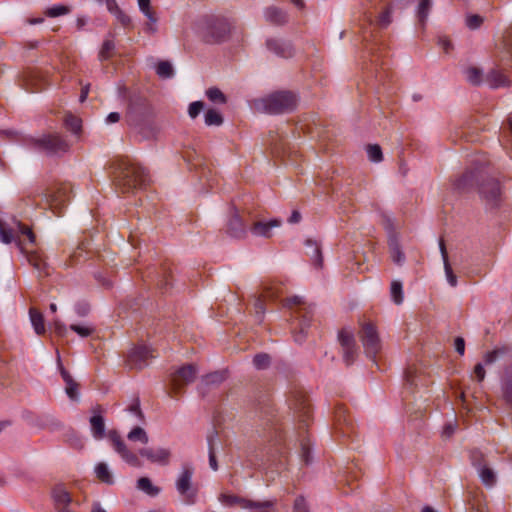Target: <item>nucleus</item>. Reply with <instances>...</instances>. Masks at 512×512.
Listing matches in <instances>:
<instances>
[{"label": "nucleus", "instance_id": "obj_8", "mask_svg": "<svg viewBox=\"0 0 512 512\" xmlns=\"http://www.w3.org/2000/svg\"><path fill=\"white\" fill-rule=\"evenodd\" d=\"M193 475L194 467L189 463H185L182 465V470L176 480V489L188 504L195 502L197 494V488L192 482Z\"/></svg>", "mask_w": 512, "mask_h": 512}, {"label": "nucleus", "instance_id": "obj_46", "mask_svg": "<svg viewBox=\"0 0 512 512\" xmlns=\"http://www.w3.org/2000/svg\"><path fill=\"white\" fill-rule=\"evenodd\" d=\"M431 6V0H420L417 10V16L420 23L424 24L427 20Z\"/></svg>", "mask_w": 512, "mask_h": 512}, {"label": "nucleus", "instance_id": "obj_56", "mask_svg": "<svg viewBox=\"0 0 512 512\" xmlns=\"http://www.w3.org/2000/svg\"><path fill=\"white\" fill-rule=\"evenodd\" d=\"M483 23V17L478 14H470L466 17V25L469 29H477Z\"/></svg>", "mask_w": 512, "mask_h": 512}, {"label": "nucleus", "instance_id": "obj_43", "mask_svg": "<svg viewBox=\"0 0 512 512\" xmlns=\"http://www.w3.org/2000/svg\"><path fill=\"white\" fill-rule=\"evenodd\" d=\"M223 123L222 115L215 109H208L205 113V124L207 126H220Z\"/></svg>", "mask_w": 512, "mask_h": 512}, {"label": "nucleus", "instance_id": "obj_6", "mask_svg": "<svg viewBox=\"0 0 512 512\" xmlns=\"http://www.w3.org/2000/svg\"><path fill=\"white\" fill-rule=\"evenodd\" d=\"M72 186L70 183H61L56 187L46 189L43 193L46 204L56 216H61L63 209L70 200Z\"/></svg>", "mask_w": 512, "mask_h": 512}, {"label": "nucleus", "instance_id": "obj_61", "mask_svg": "<svg viewBox=\"0 0 512 512\" xmlns=\"http://www.w3.org/2000/svg\"><path fill=\"white\" fill-rule=\"evenodd\" d=\"M128 411L134 413L140 420L144 419L143 412L140 408V400L138 398H135L133 402L129 405Z\"/></svg>", "mask_w": 512, "mask_h": 512}, {"label": "nucleus", "instance_id": "obj_3", "mask_svg": "<svg viewBox=\"0 0 512 512\" xmlns=\"http://www.w3.org/2000/svg\"><path fill=\"white\" fill-rule=\"evenodd\" d=\"M28 147L48 156H56L66 153L70 145L59 133H46L39 137H29L25 140Z\"/></svg>", "mask_w": 512, "mask_h": 512}, {"label": "nucleus", "instance_id": "obj_52", "mask_svg": "<svg viewBox=\"0 0 512 512\" xmlns=\"http://www.w3.org/2000/svg\"><path fill=\"white\" fill-rule=\"evenodd\" d=\"M467 80L473 84L478 85L482 81V72L478 68L470 67L466 71Z\"/></svg>", "mask_w": 512, "mask_h": 512}, {"label": "nucleus", "instance_id": "obj_64", "mask_svg": "<svg viewBox=\"0 0 512 512\" xmlns=\"http://www.w3.org/2000/svg\"><path fill=\"white\" fill-rule=\"evenodd\" d=\"M486 372L482 364L478 363L475 365L473 370V376L479 381H483L485 378Z\"/></svg>", "mask_w": 512, "mask_h": 512}, {"label": "nucleus", "instance_id": "obj_36", "mask_svg": "<svg viewBox=\"0 0 512 512\" xmlns=\"http://www.w3.org/2000/svg\"><path fill=\"white\" fill-rule=\"evenodd\" d=\"M389 251L394 263L401 265L404 262V253L402 252L401 247L396 239H391L389 241Z\"/></svg>", "mask_w": 512, "mask_h": 512}, {"label": "nucleus", "instance_id": "obj_55", "mask_svg": "<svg viewBox=\"0 0 512 512\" xmlns=\"http://www.w3.org/2000/svg\"><path fill=\"white\" fill-rule=\"evenodd\" d=\"M301 458L305 464L311 462V443L309 439H304L301 442Z\"/></svg>", "mask_w": 512, "mask_h": 512}, {"label": "nucleus", "instance_id": "obj_7", "mask_svg": "<svg viewBox=\"0 0 512 512\" xmlns=\"http://www.w3.org/2000/svg\"><path fill=\"white\" fill-rule=\"evenodd\" d=\"M285 305L288 307L296 306L294 311L295 317L299 319L300 331L294 334V340L298 343L304 341L306 337V328L309 326L312 320V310L310 307L305 305L303 299L299 296H293L286 299Z\"/></svg>", "mask_w": 512, "mask_h": 512}, {"label": "nucleus", "instance_id": "obj_34", "mask_svg": "<svg viewBox=\"0 0 512 512\" xmlns=\"http://www.w3.org/2000/svg\"><path fill=\"white\" fill-rule=\"evenodd\" d=\"M30 320L34 327L35 332L38 335H42L45 333V324L44 317L41 312H39L35 308H30L29 310Z\"/></svg>", "mask_w": 512, "mask_h": 512}, {"label": "nucleus", "instance_id": "obj_20", "mask_svg": "<svg viewBox=\"0 0 512 512\" xmlns=\"http://www.w3.org/2000/svg\"><path fill=\"white\" fill-rule=\"evenodd\" d=\"M347 411L344 406H337L335 409V428L343 436H349L353 431V424L346 415Z\"/></svg>", "mask_w": 512, "mask_h": 512}, {"label": "nucleus", "instance_id": "obj_10", "mask_svg": "<svg viewBox=\"0 0 512 512\" xmlns=\"http://www.w3.org/2000/svg\"><path fill=\"white\" fill-rule=\"evenodd\" d=\"M359 337L370 358H375L381 349V342L375 325L371 322L364 323L359 332Z\"/></svg>", "mask_w": 512, "mask_h": 512}, {"label": "nucleus", "instance_id": "obj_54", "mask_svg": "<svg viewBox=\"0 0 512 512\" xmlns=\"http://www.w3.org/2000/svg\"><path fill=\"white\" fill-rule=\"evenodd\" d=\"M254 311L256 314V321L261 323L265 314V304L262 297H258L254 302Z\"/></svg>", "mask_w": 512, "mask_h": 512}, {"label": "nucleus", "instance_id": "obj_53", "mask_svg": "<svg viewBox=\"0 0 512 512\" xmlns=\"http://www.w3.org/2000/svg\"><path fill=\"white\" fill-rule=\"evenodd\" d=\"M224 379H225L224 372L216 371V372H213V373H210V374H207L206 376H204L202 378V382H204L205 384H219V383L223 382Z\"/></svg>", "mask_w": 512, "mask_h": 512}, {"label": "nucleus", "instance_id": "obj_27", "mask_svg": "<svg viewBox=\"0 0 512 512\" xmlns=\"http://www.w3.org/2000/svg\"><path fill=\"white\" fill-rule=\"evenodd\" d=\"M228 233L234 238H243L246 236V226L239 216L235 213L229 220Z\"/></svg>", "mask_w": 512, "mask_h": 512}, {"label": "nucleus", "instance_id": "obj_31", "mask_svg": "<svg viewBox=\"0 0 512 512\" xmlns=\"http://www.w3.org/2000/svg\"><path fill=\"white\" fill-rule=\"evenodd\" d=\"M275 500L253 501L248 500L246 509L250 512H272L275 507Z\"/></svg>", "mask_w": 512, "mask_h": 512}, {"label": "nucleus", "instance_id": "obj_24", "mask_svg": "<svg viewBox=\"0 0 512 512\" xmlns=\"http://www.w3.org/2000/svg\"><path fill=\"white\" fill-rule=\"evenodd\" d=\"M501 60L512 59V25L504 32L502 40L497 44Z\"/></svg>", "mask_w": 512, "mask_h": 512}, {"label": "nucleus", "instance_id": "obj_41", "mask_svg": "<svg viewBox=\"0 0 512 512\" xmlns=\"http://www.w3.org/2000/svg\"><path fill=\"white\" fill-rule=\"evenodd\" d=\"M115 50V43L111 39H107L103 42L101 49L99 51V59L101 61H106L112 58Z\"/></svg>", "mask_w": 512, "mask_h": 512}, {"label": "nucleus", "instance_id": "obj_57", "mask_svg": "<svg viewBox=\"0 0 512 512\" xmlns=\"http://www.w3.org/2000/svg\"><path fill=\"white\" fill-rule=\"evenodd\" d=\"M78 388L79 384L75 380L66 383L65 392L71 400L78 399Z\"/></svg>", "mask_w": 512, "mask_h": 512}, {"label": "nucleus", "instance_id": "obj_9", "mask_svg": "<svg viewBox=\"0 0 512 512\" xmlns=\"http://www.w3.org/2000/svg\"><path fill=\"white\" fill-rule=\"evenodd\" d=\"M197 368L193 364H187L178 368L170 379V389L173 397L179 395L183 388L196 378Z\"/></svg>", "mask_w": 512, "mask_h": 512}, {"label": "nucleus", "instance_id": "obj_4", "mask_svg": "<svg viewBox=\"0 0 512 512\" xmlns=\"http://www.w3.org/2000/svg\"><path fill=\"white\" fill-rule=\"evenodd\" d=\"M262 109L269 114L291 112L297 105L296 95L290 91H278L261 100Z\"/></svg>", "mask_w": 512, "mask_h": 512}, {"label": "nucleus", "instance_id": "obj_51", "mask_svg": "<svg viewBox=\"0 0 512 512\" xmlns=\"http://www.w3.org/2000/svg\"><path fill=\"white\" fill-rule=\"evenodd\" d=\"M216 433H213L212 435L208 436V446H209V464L210 467L216 471L218 469V464L215 456L214 451V441H215Z\"/></svg>", "mask_w": 512, "mask_h": 512}, {"label": "nucleus", "instance_id": "obj_63", "mask_svg": "<svg viewBox=\"0 0 512 512\" xmlns=\"http://www.w3.org/2000/svg\"><path fill=\"white\" fill-rule=\"evenodd\" d=\"M391 22V11L387 8L384 12L380 14L378 17V24L381 27H387Z\"/></svg>", "mask_w": 512, "mask_h": 512}, {"label": "nucleus", "instance_id": "obj_58", "mask_svg": "<svg viewBox=\"0 0 512 512\" xmlns=\"http://www.w3.org/2000/svg\"><path fill=\"white\" fill-rule=\"evenodd\" d=\"M203 109L204 103L202 101H194L189 105L188 114L192 119H195Z\"/></svg>", "mask_w": 512, "mask_h": 512}, {"label": "nucleus", "instance_id": "obj_19", "mask_svg": "<svg viewBox=\"0 0 512 512\" xmlns=\"http://www.w3.org/2000/svg\"><path fill=\"white\" fill-rule=\"evenodd\" d=\"M291 406L297 414L299 420L303 422L304 425H307V421L311 416V407L306 395L301 392L296 393L291 402Z\"/></svg>", "mask_w": 512, "mask_h": 512}, {"label": "nucleus", "instance_id": "obj_15", "mask_svg": "<svg viewBox=\"0 0 512 512\" xmlns=\"http://www.w3.org/2000/svg\"><path fill=\"white\" fill-rule=\"evenodd\" d=\"M150 348L138 346L131 350L127 358V365L131 369L141 370L148 365V360L153 358Z\"/></svg>", "mask_w": 512, "mask_h": 512}, {"label": "nucleus", "instance_id": "obj_50", "mask_svg": "<svg viewBox=\"0 0 512 512\" xmlns=\"http://www.w3.org/2000/svg\"><path fill=\"white\" fill-rule=\"evenodd\" d=\"M70 329L77 333L82 338L91 336L95 331V328L93 326L79 324L70 325Z\"/></svg>", "mask_w": 512, "mask_h": 512}, {"label": "nucleus", "instance_id": "obj_40", "mask_svg": "<svg viewBox=\"0 0 512 512\" xmlns=\"http://www.w3.org/2000/svg\"><path fill=\"white\" fill-rule=\"evenodd\" d=\"M127 438L132 442H140L141 444H147L149 442L147 432L140 426L134 427L128 433Z\"/></svg>", "mask_w": 512, "mask_h": 512}, {"label": "nucleus", "instance_id": "obj_60", "mask_svg": "<svg viewBox=\"0 0 512 512\" xmlns=\"http://www.w3.org/2000/svg\"><path fill=\"white\" fill-rule=\"evenodd\" d=\"M69 12V9L66 6H54L47 10L46 14L49 17H58L61 15H65Z\"/></svg>", "mask_w": 512, "mask_h": 512}, {"label": "nucleus", "instance_id": "obj_5", "mask_svg": "<svg viewBox=\"0 0 512 512\" xmlns=\"http://www.w3.org/2000/svg\"><path fill=\"white\" fill-rule=\"evenodd\" d=\"M230 31V23L225 18L221 17H207L201 24V34L208 43H220L225 41Z\"/></svg>", "mask_w": 512, "mask_h": 512}, {"label": "nucleus", "instance_id": "obj_59", "mask_svg": "<svg viewBox=\"0 0 512 512\" xmlns=\"http://www.w3.org/2000/svg\"><path fill=\"white\" fill-rule=\"evenodd\" d=\"M117 21L124 27V28H131L132 27V20L130 16H128L122 9H120L118 12L114 14Z\"/></svg>", "mask_w": 512, "mask_h": 512}, {"label": "nucleus", "instance_id": "obj_21", "mask_svg": "<svg viewBox=\"0 0 512 512\" xmlns=\"http://www.w3.org/2000/svg\"><path fill=\"white\" fill-rule=\"evenodd\" d=\"M266 46L268 50L282 58H290L294 54L292 46L288 42L279 39H268L266 41Z\"/></svg>", "mask_w": 512, "mask_h": 512}, {"label": "nucleus", "instance_id": "obj_16", "mask_svg": "<svg viewBox=\"0 0 512 512\" xmlns=\"http://www.w3.org/2000/svg\"><path fill=\"white\" fill-rule=\"evenodd\" d=\"M500 399L512 409V364L504 368L500 377Z\"/></svg>", "mask_w": 512, "mask_h": 512}, {"label": "nucleus", "instance_id": "obj_23", "mask_svg": "<svg viewBox=\"0 0 512 512\" xmlns=\"http://www.w3.org/2000/svg\"><path fill=\"white\" fill-rule=\"evenodd\" d=\"M27 246L28 245H25V250L21 252L25 254L29 264L33 266L40 275H48V272L46 271L47 264L43 257L37 251L28 250Z\"/></svg>", "mask_w": 512, "mask_h": 512}, {"label": "nucleus", "instance_id": "obj_48", "mask_svg": "<svg viewBox=\"0 0 512 512\" xmlns=\"http://www.w3.org/2000/svg\"><path fill=\"white\" fill-rule=\"evenodd\" d=\"M206 96L212 102L224 104L227 101L226 96L223 94V92L216 87L209 88L206 91Z\"/></svg>", "mask_w": 512, "mask_h": 512}, {"label": "nucleus", "instance_id": "obj_25", "mask_svg": "<svg viewBox=\"0 0 512 512\" xmlns=\"http://www.w3.org/2000/svg\"><path fill=\"white\" fill-rule=\"evenodd\" d=\"M52 498L54 500L55 509L69 507L72 503V497L63 485H57L52 490Z\"/></svg>", "mask_w": 512, "mask_h": 512}, {"label": "nucleus", "instance_id": "obj_18", "mask_svg": "<svg viewBox=\"0 0 512 512\" xmlns=\"http://www.w3.org/2000/svg\"><path fill=\"white\" fill-rule=\"evenodd\" d=\"M139 455L145 457L152 463L160 465H168L171 458V451L167 448H142L139 450Z\"/></svg>", "mask_w": 512, "mask_h": 512}, {"label": "nucleus", "instance_id": "obj_30", "mask_svg": "<svg viewBox=\"0 0 512 512\" xmlns=\"http://www.w3.org/2000/svg\"><path fill=\"white\" fill-rule=\"evenodd\" d=\"M138 5L139 9L148 18V20L152 21V25L148 26V31L151 34H154L157 31L156 23L158 18L156 16V13L151 8L150 0H138Z\"/></svg>", "mask_w": 512, "mask_h": 512}, {"label": "nucleus", "instance_id": "obj_35", "mask_svg": "<svg viewBox=\"0 0 512 512\" xmlns=\"http://www.w3.org/2000/svg\"><path fill=\"white\" fill-rule=\"evenodd\" d=\"M221 502L229 507L238 506L242 509H246L247 503L249 499L242 498L236 495L222 494L220 496Z\"/></svg>", "mask_w": 512, "mask_h": 512}, {"label": "nucleus", "instance_id": "obj_13", "mask_svg": "<svg viewBox=\"0 0 512 512\" xmlns=\"http://www.w3.org/2000/svg\"><path fill=\"white\" fill-rule=\"evenodd\" d=\"M338 340L343 350V359L347 365H351L357 357V347L353 333L350 330L339 331Z\"/></svg>", "mask_w": 512, "mask_h": 512}, {"label": "nucleus", "instance_id": "obj_17", "mask_svg": "<svg viewBox=\"0 0 512 512\" xmlns=\"http://www.w3.org/2000/svg\"><path fill=\"white\" fill-rule=\"evenodd\" d=\"M483 177V169L476 168L473 170H467L455 181V187L460 191H468L474 187L480 179L482 180Z\"/></svg>", "mask_w": 512, "mask_h": 512}, {"label": "nucleus", "instance_id": "obj_42", "mask_svg": "<svg viewBox=\"0 0 512 512\" xmlns=\"http://www.w3.org/2000/svg\"><path fill=\"white\" fill-rule=\"evenodd\" d=\"M156 73L160 78L168 79L174 75V69L170 62L160 61L156 66Z\"/></svg>", "mask_w": 512, "mask_h": 512}, {"label": "nucleus", "instance_id": "obj_28", "mask_svg": "<svg viewBox=\"0 0 512 512\" xmlns=\"http://www.w3.org/2000/svg\"><path fill=\"white\" fill-rule=\"evenodd\" d=\"M264 16L266 21L273 25H284L288 20L287 14L275 6L266 8Z\"/></svg>", "mask_w": 512, "mask_h": 512}, {"label": "nucleus", "instance_id": "obj_62", "mask_svg": "<svg viewBox=\"0 0 512 512\" xmlns=\"http://www.w3.org/2000/svg\"><path fill=\"white\" fill-rule=\"evenodd\" d=\"M293 512H309L305 499L299 496L294 501Z\"/></svg>", "mask_w": 512, "mask_h": 512}, {"label": "nucleus", "instance_id": "obj_1", "mask_svg": "<svg viewBox=\"0 0 512 512\" xmlns=\"http://www.w3.org/2000/svg\"><path fill=\"white\" fill-rule=\"evenodd\" d=\"M113 182L121 193H130L144 188L149 182V175L139 164L119 158L113 163Z\"/></svg>", "mask_w": 512, "mask_h": 512}, {"label": "nucleus", "instance_id": "obj_38", "mask_svg": "<svg viewBox=\"0 0 512 512\" xmlns=\"http://www.w3.org/2000/svg\"><path fill=\"white\" fill-rule=\"evenodd\" d=\"M305 244L307 247H310L312 249L311 259L313 260L314 266L317 268H321L323 259L320 246L316 241L311 239L306 240Z\"/></svg>", "mask_w": 512, "mask_h": 512}, {"label": "nucleus", "instance_id": "obj_39", "mask_svg": "<svg viewBox=\"0 0 512 512\" xmlns=\"http://www.w3.org/2000/svg\"><path fill=\"white\" fill-rule=\"evenodd\" d=\"M137 488L150 496H156L160 492V489L155 487L147 477H141L138 479Z\"/></svg>", "mask_w": 512, "mask_h": 512}, {"label": "nucleus", "instance_id": "obj_22", "mask_svg": "<svg viewBox=\"0 0 512 512\" xmlns=\"http://www.w3.org/2000/svg\"><path fill=\"white\" fill-rule=\"evenodd\" d=\"M281 224L280 220L273 219L268 222L256 221L250 228V231L255 236H262L269 238L272 236V229L279 227Z\"/></svg>", "mask_w": 512, "mask_h": 512}, {"label": "nucleus", "instance_id": "obj_49", "mask_svg": "<svg viewBox=\"0 0 512 512\" xmlns=\"http://www.w3.org/2000/svg\"><path fill=\"white\" fill-rule=\"evenodd\" d=\"M368 158L372 162H380L383 159L382 149L378 144H370L367 146Z\"/></svg>", "mask_w": 512, "mask_h": 512}, {"label": "nucleus", "instance_id": "obj_32", "mask_svg": "<svg viewBox=\"0 0 512 512\" xmlns=\"http://www.w3.org/2000/svg\"><path fill=\"white\" fill-rule=\"evenodd\" d=\"M512 351V347L509 345H503L501 347H496L492 351H489L485 354L484 361L486 364H492L498 359L508 355Z\"/></svg>", "mask_w": 512, "mask_h": 512}, {"label": "nucleus", "instance_id": "obj_29", "mask_svg": "<svg viewBox=\"0 0 512 512\" xmlns=\"http://www.w3.org/2000/svg\"><path fill=\"white\" fill-rule=\"evenodd\" d=\"M486 82L491 88L510 86L507 76L499 70H491L486 76Z\"/></svg>", "mask_w": 512, "mask_h": 512}, {"label": "nucleus", "instance_id": "obj_11", "mask_svg": "<svg viewBox=\"0 0 512 512\" xmlns=\"http://www.w3.org/2000/svg\"><path fill=\"white\" fill-rule=\"evenodd\" d=\"M479 194L486 205L495 208L502 201V189L498 180L494 178H484L479 184Z\"/></svg>", "mask_w": 512, "mask_h": 512}, {"label": "nucleus", "instance_id": "obj_44", "mask_svg": "<svg viewBox=\"0 0 512 512\" xmlns=\"http://www.w3.org/2000/svg\"><path fill=\"white\" fill-rule=\"evenodd\" d=\"M391 297L395 304L399 305L403 302V288L400 281L394 280L391 283Z\"/></svg>", "mask_w": 512, "mask_h": 512}, {"label": "nucleus", "instance_id": "obj_45", "mask_svg": "<svg viewBox=\"0 0 512 512\" xmlns=\"http://www.w3.org/2000/svg\"><path fill=\"white\" fill-rule=\"evenodd\" d=\"M64 124L74 134H78L81 130V119L74 115H66L64 118Z\"/></svg>", "mask_w": 512, "mask_h": 512}, {"label": "nucleus", "instance_id": "obj_26", "mask_svg": "<svg viewBox=\"0 0 512 512\" xmlns=\"http://www.w3.org/2000/svg\"><path fill=\"white\" fill-rule=\"evenodd\" d=\"M439 249L441 252L442 259H443L444 270H445L447 281L452 287H455V286H457L458 281H457V277L454 274L452 267L450 265L448 252H447L446 245H445V242L443 239H440V241H439Z\"/></svg>", "mask_w": 512, "mask_h": 512}, {"label": "nucleus", "instance_id": "obj_14", "mask_svg": "<svg viewBox=\"0 0 512 512\" xmlns=\"http://www.w3.org/2000/svg\"><path fill=\"white\" fill-rule=\"evenodd\" d=\"M471 461L473 466L477 468L483 484L487 487H492L496 482V476L493 470L486 465L483 454L479 451H473L471 453Z\"/></svg>", "mask_w": 512, "mask_h": 512}, {"label": "nucleus", "instance_id": "obj_2", "mask_svg": "<svg viewBox=\"0 0 512 512\" xmlns=\"http://www.w3.org/2000/svg\"><path fill=\"white\" fill-rule=\"evenodd\" d=\"M0 240L4 244L15 242L20 251L25 250V245H34L36 236L32 229L20 221H15L13 226H8L0 220Z\"/></svg>", "mask_w": 512, "mask_h": 512}, {"label": "nucleus", "instance_id": "obj_47", "mask_svg": "<svg viewBox=\"0 0 512 512\" xmlns=\"http://www.w3.org/2000/svg\"><path fill=\"white\" fill-rule=\"evenodd\" d=\"M271 357L267 353L256 354L253 358V365L258 370H263L269 367Z\"/></svg>", "mask_w": 512, "mask_h": 512}, {"label": "nucleus", "instance_id": "obj_37", "mask_svg": "<svg viewBox=\"0 0 512 512\" xmlns=\"http://www.w3.org/2000/svg\"><path fill=\"white\" fill-rule=\"evenodd\" d=\"M95 474H96V477L103 483H106L109 485L114 483L112 474L110 473L108 466L103 462L98 463L96 465Z\"/></svg>", "mask_w": 512, "mask_h": 512}, {"label": "nucleus", "instance_id": "obj_33", "mask_svg": "<svg viewBox=\"0 0 512 512\" xmlns=\"http://www.w3.org/2000/svg\"><path fill=\"white\" fill-rule=\"evenodd\" d=\"M91 430L94 438L102 439L105 435V422L101 415H93L90 418Z\"/></svg>", "mask_w": 512, "mask_h": 512}, {"label": "nucleus", "instance_id": "obj_12", "mask_svg": "<svg viewBox=\"0 0 512 512\" xmlns=\"http://www.w3.org/2000/svg\"><path fill=\"white\" fill-rule=\"evenodd\" d=\"M108 438L112 444L113 449L126 463L133 467H140L142 465L138 455L128 449L127 445L116 430H110L108 432Z\"/></svg>", "mask_w": 512, "mask_h": 512}]
</instances>
